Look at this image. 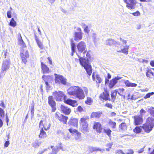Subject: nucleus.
<instances>
[{
	"instance_id": "37",
	"label": "nucleus",
	"mask_w": 154,
	"mask_h": 154,
	"mask_svg": "<svg viewBox=\"0 0 154 154\" xmlns=\"http://www.w3.org/2000/svg\"><path fill=\"white\" fill-rule=\"evenodd\" d=\"M142 128V127L141 126H137L134 130V131L136 133H140L141 131Z\"/></svg>"
},
{
	"instance_id": "5",
	"label": "nucleus",
	"mask_w": 154,
	"mask_h": 154,
	"mask_svg": "<svg viewBox=\"0 0 154 154\" xmlns=\"http://www.w3.org/2000/svg\"><path fill=\"white\" fill-rule=\"evenodd\" d=\"M53 95L56 100L58 101H61L63 99L65 100L66 97L64 93L60 91H55Z\"/></svg>"
},
{
	"instance_id": "13",
	"label": "nucleus",
	"mask_w": 154,
	"mask_h": 154,
	"mask_svg": "<svg viewBox=\"0 0 154 154\" xmlns=\"http://www.w3.org/2000/svg\"><path fill=\"white\" fill-rule=\"evenodd\" d=\"M99 98L100 100L103 99L106 100L110 99L109 94L106 91H105L101 93L99 97Z\"/></svg>"
},
{
	"instance_id": "40",
	"label": "nucleus",
	"mask_w": 154,
	"mask_h": 154,
	"mask_svg": "<svg viewBox=\"0 0 154 154\" xmlns=\"http://www.w3.org/2000/svg\"><path fill=\"white\" fill-rule=\"evenodd\" d=\"M101 149L97 147H91L90 148V151L91 152L96 151H101Z\"/></svg>"
},
{
	"instance_id": "54",
	"label": "nucleus",
	"mask_w": 154,
	"mask_h": 154,
	"mask_svg": "<svg viewBox=\"0 0 154 154\" xmlns=\"http://www.w3.org/2000/svg\"><path fill=\"white\" fill-rule=\"evenodd\" d=\"M145 146H144L143 148H141L137 151V152L140 153H142L144 151V149Z\"/></svg>"
},
{
	"instance_id": "3",
	"label": "nucleus",
	"mask_w": 154,
	"mask_h": 154,
	"mask_svg": "<svg viewBox=\"0 0 154 154\" xmlns=\"http://www.w3.org/2000/svg\"><path fill=\"white\" fill-rule=\"evenodd\" d=\"M154 126V119L153 118L149 117L146 120V122L143 125L142 128L147 133H149Z\"/></svg>"
},
{
	"instance_id": "19",
	"label": "nucleus",
	"mask_w": 154,
	"mask_h": 154,
	"mask_svg": "<svg viewBox=\"0 0 154 154\" xmlns=\"http://www.w3.org/2000/svg\"><path fill=\"white\" fill-rule=\"evenodd\" d=\"M61 110L66 115H68L71 112V109L65 106L62 105L60 107Z\"/></svg>"
},
{
	"instance_id": "64",
	"label": "nucleus",
	"mask_w": 154,
	"mask_h": 154,
	"mask_svg": "<svg viewBox=\"0 0 154 154\" xmlns=\"http://www.w3.org/2000/svg\"><path fill=\"white\" fill-rule=\"evenodd\" d=\"M122 77H120L119 76H117V77H116L114 79L117 82V81L119 79H121L122 78Z\"/></svg>"
},
{
	"instance_id": "53",
	"label": "nucleus",
	"mask_w": 154,
	"mask_h": 154,
	"mask_svg": "<svg viewBox=\"0 0 154 154\" xmlns=\"http://www.w3.org/2000/svg\"><path fill=\"white\" fill-rule=\"evenodd\" d=\"M132 14H133V16H140V13L138 11H137L135 12L132 13Z\"/></svg>"
},
{
	"instance_id": "38",
	"label": "nucleus",
	"mask_w": 154,
	"mask_h": 154,
	"mask_svg": "<svg viewBox=\"0 0 154 154\" xmlns=\"http://www.w3.org/2000/svg\"><path fill=\"white\" fill-rule=\"evenodd\" d=\"M9 25L13 27H14L16 26V22L14 20V19L13 18L11 19L9 23Z\"/></svg>"
},
{
	"instance_id": "12",
	"label": "nucleus",
	"mask_w": 154,
	"mask_h": 154,
	"mask_svg": "<svg viewBox=\"0 0 154 154\" xmlns=\"http://www.w3.org/2000/svg\"><path fill=\"white\" fill-rule=\"evenodd\" d=\"M93 128L95 130L97 133H100L101 132L102 127L100 123L98 122H94Z\"/></svg>"
},
{
	"instance_id": "33",
	"label": "nucleus",
	"mask_w": 154,
	"mask_h": 154,
	"mask_svg": "<svg viewBox=\"0 0 154 154\" xmlns=\"http://www.w3.org/2000/svg\"><path fill=\"white\" fill-rule=\"evenodd\" d=\"M117 94V91H116V90H114L111 92V96L113 101H114L115 100Z\"/></svg>"
},
{
	"instance_id": "44",
	"label": "nucleus",
	"mask_w": 154,
	"mask_h": 154,
	"mask_svg": "<svg viewBox=\"0 0 154 154\" xmlns=\"http://www.w3.org/2000/svg\"><path fill=\"white\" fill-rule=\"evenodd\" d=\"M96 82L97 83H100L102 81V79L100 77V76L98 75H96Z\"/></svg>"
},
{
	"instance_id": "14",
	"label": "nucleus",
	"mask_w": 154,
	"mask_h": 154,
	"mask_svg": "<svg viewBox=\"0 0 154 154\" xmlns=\"http://www.w3.org/2000/svg\"><path fill=\"white\" fill-rule=\"evenodd\" d=\"M78 121L77 119L72 117L69 119L68 124L69 125L76 127L78 125Z\"/></svg>"
},
{
	"instance_id": "18",
	"label": "nucleus",
	"mask_w": 154,
	"mask_h": 154,
	"mask_svg": "<svg viewBox=\"0 0 154 154\" xmlns=\"http://www.w3.org/2000/svg\"><path fill=\"white\" fill-rule=\"evenodd\" d=\"M129 46L125 45L124 46H122L121 47V49L118 51V52H122L127 55L128 54V50L129 49Z\"/></svg>"
},
{
	"instance_id": "55",
	"label": "nucleus",
	"mask_w": 154,
	"mask_h": 154,
	"mask_svg": "<svg viewBox=\"0 0 154 154\" xmlns=\"http://www.w3.org/2000/svg\"><path fill=\"white\" fill-rule=\"evenodd\" d=\"M105 106L110 109H112V105L111 103H108L105 104Z\"/></svg>"
},
{
	"instance_id": "16",
	"label": "nucleus",
	"mask_w": 154,
	"mask_h": 154,
	"mask_svg": "<svg viewBox=\"0 0 154 154\" xmlns=\"http://www.w3.org/2000/svg\"><path fill=\"white\" fill-rule=\"evenodd\" d=\"M134 118L135 125H138L142 123V117H141L140 116H134Z\"/></svg>"
},
{
	"instance_id": "4",
	"label": "nucleus",
	"mask_w": 154,
	"mask_h": 154,
	"mask_svg": "<svg viewBox=\"0 0 154 154\" xmlns=\"http://www.w3.org/2000/svg\"><path fill=\"white\" fill-rule=\"evenodd\" d=\"M55 81L56 83L60 84L61 83L63 85H66L67 82L66 79L61 75L55 74Z\"/></svg>"
},
{
	"instance_id": "62",
	"label": "nucleus",
	"mask_w": 154,
	"mask_h": 154,
	"mask_svg": "<svg viewBox=\"0 0 154 154\" xmlns=\"http://www.w3.org/2000/svg\"><path fill=\"white\" fill-rule=\"evenodd\" d=\"M120 40L122 42L123 44L126 45L127 43V42L126 40L123 39L121 38H120Z\"/></svg>"
},
{
	"instance_id": "23",
	"label": "nucleus",
	"mask_w": 154,
	"mask_h": 154,
	"mask_svg": "<svg viewBox=\"0 0 154 154\" xmlns=\"http://www.w3.org/2000/svg\"><path fill=\"white\" fill-rule=\"evenodd\" d=\"M41 65L42 69L44 73H48L50 72L49 68L46 65L42 62H41Z\"/></svg>"
},
{
	"instance_id": "61",
	"label": "nucleus",
	"mask_w": 154,
	"mask_h": 154,
	"mask_svg": "<svg viewBox=\"0 0 154 154\" xmlns=\"http://www.w3.org/2000/svg\"><path fill=\"white\" fill-rule=\"evenodd\" d=\"M4 53V58H6V56H7L8 54L7 52V51H4L2 53V54Z\"/></svg>"
},
{
	"instance_id": "9",
	"label": "nucleus",
	"mask_w": 154,
	"mask_h": 154,
	"mask_svg": "<svg viewBox=\"0 0 154 154\" xmlns=\"http://www.w3.org/2000/svg\"><path fill=\"white\" fill-rule=\"evenodd\" d=\"M82 32L81 29L79 27H77L76 32L74 34V40L75 41L81 40L82 38Z\"/></svg>"
},
{
	"instance_id": "34",
	"label": "nucleus",
	"mask_w": 154,
	"mask_h": 154,
	"mask_svg": "<svg viewBox=\"0 0 154 154\" xmlns=\"http://www.w3.org/2000/svg\"><path fill=\"white\" fill-rule=\"evenodd\" d=\"M119 128L123 131H125L127 129V126L126 124L124 123H122L119 125Z\"/></svg>"
},
{
	"instance_id": "29",
	"label": "nucleus",
	"mask_w": 154,
	"mask_h": 154,
	"mask_svg": "<svg viewBox=\"0 0 154 154\" xmlns=\"http://www.w3.org/2000/svg\"><path fill=\"white\" fill-rule=\"evenodd\" d=\"M48 103L51 106H55V102L53 100L52 96H49L48 98Z\"/></svg>"
},
{
	"instance_id": "8",
	"label": "nucleus",
	"mask_w": 154,
	"mask_h": 154,
	"mask_svg": "<svg viewBox=\"0 0 154 154\" xmlns=\"http://www.w3.org/2000/svg\"><path fill=\"white\" fill-rule=\"evenodd\" d=\"M123 1L127 4L126 7L129 9H134L135 8L136 3L135 0H123Z\"/></svg>"
},
{
	"instance_id": "52",
	"label": "nucleus",
	"mask_w": 154,
	"mask_h": 154,
	"mask_svg": "<svg viewBox=\"0 0 154 154\" xmlns=\"http://www.w3.org/2000/svg\"><path fill=\"white\" fill-rule=\"evenodd\" d=\"M58 146V150L59 149H61L63 151H65V149L63 148V146L60 143L57 146Z\"/></svg>"
},
{
	"instance_id": "21",
	"label": "nucleus",
	"mask_w": 154,
	"mask_h": 154,
	"mask_svg": "<svg viewBox=\"0 0 154 154\" xmlns=\"http://www.w3.org/2000/svg\"><path fill=\"white\" fill-rule=\"evenodd\" d=\"M5 116V111L2 108H0V128L3 125V122L2 120V118H3Z\"/></svg>"
},
{
	"instance_id": "46",
	"label": "nucleus",
	"mask_w": 154,
	"mask_h": 154,
	"mask_svg": "<svg viewBox=\"0 0 154 154\" xmlns=\"http://www.w3.org/2000/svg\"><path fill=\"white\" fill-rule=\"evenodd\" d=\"M31 116L32 117L33 116L34 112V104L32 105L31 106Z\"/></svg>"
},
{
	"instance_id": "15",
	"label": "nucleus",
	"mask_w": 154,
	"mask_h": 154,
	"mask_svg": "<svg viewBox=\"0 0 154 154\" xmlns=\"http://www.w3.org/2000/svg\"><path fill=\"white\" fill-rule=\"evenodd\" d=\"M43 121L42 120L39 123V127L41 128V127L43 128L45 130H48L50 127V125L48 122H45L43 124Z\"/></svg>"
},
{
	"instance_id": "31",
	"label": "nucleus",
	"mask_w": 154,
	"mask_h": 154,
	"mask_svg": "<svg viewBox=\"0 0 154 154\" xmlns=\"http://www.w3.org/2000/svg\"><path fill=\"white\" fill-rule=\"evenodd\" d=\"M117 82L114 79H112L110 82L109 87L110 88H112L113 86L117 83Z\"/></svg>"
},
{
	"instance_id": "56",
	"label": "nucleus",
	"mask_w": 154,
	"mask_h": 154,
	"mask_svg": "<svg viewBox=\"0 0 154 154\" xmlns=\"http://www.w3.org/2000/svg\"><path fill=\"white\" fill-rule=\"evenodd\" d=\"M11 11H7V17L8 18H11Z\"/></svg>"
},
{
	"instance_id": "58",
	"label": "nucleus",
	"mask_w": 154,
	"mask_h": 154,
	"mask_svg": "<svg viewBox=\"0 0 154 154\" xmlns=\"http://www.w3.org/2000/svg\"><path fill=\"white\" fill-rule=\"evenodd\" d=\"M113 145L112 143H109L106 144V146L109 147V148H111Z\"/></svg>"
},
{
	"instance_id": "41",
	"label": "nucleus",
	"mask_w": 154,
	"mask_h": 154,
	"mask_svg": "<svg viewBox=\"0 0 154 154\" xmlns=\"http://www.w3.org/2000/svg\"><path fill=\"white\" fill-rule=\"evenodd\" d=\"M109 124L113 128H116V123L115 122H113L111 120H110L109 121Z\"/></svg>"
},
{
	"instance_id": "7",
	"label": "nucleus",
	"mask_w": 154,
	"mask_h": 154,
	"mask_svg": "<svg viewBox=\"0 0 154 154\" xmlns=\"http://www.w3.org/2000/svg\"><path fill=\"white\" fill-rule=\"evenodd\" d=\"M55 117L56 118H57L60 121L62 122L63 123H66L68 119V117L64 116L59 112H57L55 114Z\"/></svg>"
},
{
	"instance_id": "22",
	"label": "nucleus",
	"mask_w": 154,
	"mask_h": 154,
	"mask_svg": "<svg viewBox=\"0 0 154 154\" xmlns=\"http://www.w3.org/2000/svg\"><path fill=\"white\" fill-rule=\"evenodd\" d=\"M89 117L88 116H84L80 119V124H88V122L89 119Z\"/></svg>"
},
{
	"instance_id": "32",
	"label": "nucleus",
	"mask_w": 154,
	"mask_h": 154,
	"mask_svg": "<svg viewBox=\"0 0 154 154\" xmlns=\"http://www.w3.org/2000/svg\"><path fill=\"white\" fill-rule=\"evenodd\" d=\"M51 148L52 149V151L51 154H56L58 152V146H51Z\"/></svg>"
},
{
	"instance_id": "26",
	"label": "nucleus",
	"mask_w": 154,
	"mask_h": 154,
	"mask_svg": "<svg viewBox=\"0 0 154 154\" xmlns=\"http://www.w3.org/2000/svg\"><path fill=\"white\" fill-rule=\"evenodd\" d=\"M47 134L46 132L43 130V127H41L40 133L39 135V137L41 138H44L46 137Z\"/></svg>"
},
{
	"instance_id": "25",
	"label": "nucleus",
	"mask_w": 154,
	"mask_h": 154,
	"mask_svg": "<svg viewBox=\"0 0 154 154\" xmlns=\"http://www.w3.org/2000/svg\"><path fill=\"white\" fill-rule=\"evenodd\" d=\"M124 83L128 87H136L137 85V84L131 83L128 80L125 81Z\"/></svg>"
},
{
	"instance_id": "42",
	"label": "nucleus",
	"mask_w": 154,
	"mask_h": 154,
	"mask_svg": "<svg viewBox=\"0 0 154 154\" xmlns=\"http://www.w3.org/2000/svg\"><path fill=\"white\" fill-rule=\"evenodd\" d=\"M73 41L72 40H71V50L72 52L73 53L75 51V43H73Z\"/></svg>"
},
{
	"instance_id": "50",
	"label": "nucleus",
	"mask_w": 154,
	"mask_h": 154,
	"mask_svg": "<svg viewBox=\"0 0 154 154\" xmlns=\"http://www.w3.org/2000/svg\"><path fill=\"white\" fill-rule=\"evenodd\" d=\"M140 116L142 117H143V116H144L146 112V111L143 109H142L140 112Z\"/></svg>"
},
{
	"instance_id": "27",
	"label": "nucleus",
	"mask_w": 154,
	"mask_h": 154,
	"mask_svg": "<svg viewBox=\"0 0 154 154\" xmlns=\"http://www.w3.org/2000/svg\"><path fill=\"white\" fill-rule=\"evenodd\" d=\"M101 113L100 112H93L91 115V118H98L101 116Z\"/></svg>"
},
{
	"instance_id": "59",
	"label": "nucleus",
	"mask_w": 154,
	"mask_h": 154,
	"mask_svg": "<svg viewBox=\"0 0 154 154\" xmlns=\"http://www.w3.org/2000/svg\"><path fill=\"white\" fill-rule=\"evenodd\" d=\"M124 90H125V89L124 88H119L118 90H116V91H117V92H120V91L121 93H122L124 91Z\"/></svg>"
},
{
	"instance_id": "43",
	"label": "nucleus",
	"mask_w": 154,
	"mask_h": 154,
	"mask_svg": "<svg viewBox=\"0 0 154 154\" xmlns=\"http://www.w3.org/2000/svg\"><path fill=\"white\" fill-rule=\"evenodd\" d=\"M154 94V92H152L151 93H149L147 94L143 97L144 99H146L147 98H149L152 95Z\"/></svg>"
},
{
	"instance_id": "10",
	"label": "nucleus",
	"mask_w": 154,
	"mask_h": 154,
	"mask_svg": "<svg viewBox=\"0 0 154 154\" xmlns=\"http://www.w3.org/2000/svg\"><path fill=\"white\" fill-rule=\"evenodd\" d=\"M42 78L45 82L47 88L48 89L50 88V86L48 83L50 82L53 80L52 78L50 75H44Z\"/></svg>"
},
{
	"instance_id": "2",
	"label": "nucleus",
	"mask_w": 154,
	"mask_h": 154,
	"mask_svg": "<svg viewBox=\"0 0 154 154\" xmlns=\"http://www.w3.org/2000/svg\"><path fill=\"white\" fill-rule=\"evenodd\" d=\"M69 94L74 96L79 99H83L85 97L83 90L78 86H72L67 90Z\"/></svg>"
},
{
	"instance_id": "39",
	"label": "nucleus",
	"mask_w": 154,
	"mask_h": 154,
	"mask_svg": "<svg viewBox=\"0 0 154 154\" xmlns=\"http://www.w3.org/2000/svg\"><path fill=\"white\" fill-rule=\"evenodd\" d=\"M20 56L21 57L23 62L25 64H26V62H27V58L28 57H26L24 56V54L23 53H20Z\"/></svg>"
},
{
	"instance_id": "35",
	"label": "nucleus",
	"mask_w": 154,
	"mask_h": 154,
	"mask_svg": "<svg viewBox=\"0 0 154 154\" xmlns=\"http://www.w3.org/2000/svg\"><path fill=\"white\" fill-rule=\"evenodd\" d=\"M19 44L23 48L26 47V45L23 40L21 36H20V38L19 39Z\"/></svg>"
},
{
	"instance_id": "17",
	"label": "nucleus",
	"mask_w": 154,
	"mask_h": 154,
	"mask_svg": "<svg viewBox=\"0 0 154 154\" xmlns=\"http://www.w3.org/2000/svg\"><path fill=\"white\" fill-rule=\"evenodd\" d=\"M65 102L67 104L70 105L73 107L76 106L78 105L77 101L71 99H68L66 100H65Z\"/></svg>"
},
{
	"instance_id": "48",
	"label": "nucleus",
	"mask_w": 154,
	"mask_h": 154,
	"mask_svg": "<svg viewBox=\"0 0 154 154\" xmlns=\"http://www.w3.org/2000/svg\"><path fill=\"white\" fill-rule=\"evenodd\" d=\"M85 103L88 104L90 105L92 103V99L90 97L87 98V99L86 101H85Z\"/></svg>"
},
{
	"instance_id": "36",
	"label": "nucleus",
	"mask_w": 154,
	"mask_h": 154,
	"mask_svg": "<svg viewBox=\"0 0 154 154\" xmlns=\"http://www.w3.org/2000/svg\"><path fill=\"white\" fill-rule=\"evenodd\" d=\"M147 111L152 115H154V108L152 107H148L146 108Z\"/></svg>"
},
{
	"instance_id": "49",
	"label": "nucleus",
	"mask_w": 154,
	"mask_h": 154,
	"mask_svg": "<svg viewBox=\"0 0 154 154\" xmlns=\"http://www.w3.org/2000/svg\"><path fill=\"white\" fill-rule=\"evenodd\" d=\"M90 26H87L84 29V31L87 34H88L90 32Z\"/></svg>"
},
{
	"instance_id": "6",
	"label": "nucleus",
	"mask_w": 154,
	"mask_h": 154,
	"mask_svg": "<svg viewBox=\"0 0 154 154\" xmlns=\"http://www.w3.org/2000/svg\"><path fill=\"white\" fill-rule=\"evenodd\" d=\"M68 130L72 134L75 135V138L76 140L79 141L82 140L81 133L78 132L76 130L73 128H70Z\"/></svg>"
},
{
	"instance_id": "30",
	"label": "nucleus",
	"mask_w": 154,
	"mask_h": 154,
	"mask_svg": "<svg viewBox=\"0 0 154 154\" xmlns=\"http://www.w3.org/2000/svg\"><path fill=\"white\" fill-rule=\"evenodd\" d=\"M116 43V42L112 39H108L106 40V44L109 45L113 44H115Z\"/></svg>"
},
{
	"instance_id": "51",
	"label": "nucleus",
	"mask_w": 154,
	"mask_h": 154,
	"mask_svg": "<svg viewBox=\"0 0 154 154\" xmlns=\"http://www.w3.org/2000/svg\"><path fill=\"white\" fill-rule=\"evenodd\" d=\"M23 53L24 56L26 57H29V55L27 50H24L23 51V53Z\"/></svg>"
},
{
	"instance_id": "57",
	"label": "nucleus",
	"mask_w": 154,
	"mask_h": 154,
	"mask_svg": "<svg viewBox=\"0 0 154 154\" xmlns=\"http://www.w3.org/2000/svg\"><path fill=\"white\" fill-rule=\"evenodd\" d=\"M128 151V152H126L125 154H133L134 153V151L132 149H129Z\"/></svg>"
},
{
	"instance_id": "11",
	"label": "nucleus",
	"mask_w": 154,
	"mask_h": 154,
	"mask_svg": "<svg viewBox=\"0 0 154 154\" xmlns=\"http://www.w3.org/2000/svg\"><path fill=\"white\" fill-rule=\"evenodd\" d=\"M10 64L9 59H6L3 61L2 68V70L3 72L9 69Z\"/></svg>"
},
{
	"instance_id": "24",
	"label": "nucleus",
	"mask_w": 154,
	"mask_h": 154,
	"mask_svg": "<svg viewBox=\"0 0 154 154\" xmlns=\"http://www.w3.org/2000/svg\"><path fill=\"white\" fill-rule=\"evenodd\" d=\"M35 38L39 48L41 49H43L44 46L41 41L39 40L37 36L35 35Z\"/></svg>"
},
{
	"instance_id": "28",
	"label": "nucleus",
	"mask_w": 154,
	"mask_h": 154,
	"mask_svg": "<svg viewBox=\"0 0 154 154\" xmlns=\"http://www.w3.org/2000/svg\"><path fill=\"white\" fill-rule=\"evenodd\" d=\"M92 37L93 42L94 43L95 46H96L99 42V39L98 38H97L96 34L94 33L93 34Z\"/></svg>"
},
{
	"instance_id": "20",
	"label": "nucleus",
	"mask_w": 154,
	"mask_h": 154,
	"mask_svg": "<svg viewBox=\"0 0 154 154\" xmlns=\"http://www.w3.org/2000/svg\"><path fill=\"white\" fill-rule=\"evenodd\" d=\"M88 124H81L80 129L83 133L85 134L88 132Z\"/></svg>"
},
{
	"instance_id": "45",
	"label": "nucleus",
	"mask_w": 154,
	"mask_h": 154,
	"mask_svg": "<svg viewBox=\"0 0 154 154\" xmlns=\"http://www.w3.org/2000/svg\"><path fill=\"white\" fill-rule=\"evenodd\" d=\"M104 131L106 134L109 137L111 136V133L112 132L109 129H104Z\"/></svg>"
},
{
	"instance_id": "47",
	"label": "nucleus",
	"mask_w": 154,
	"mask_h": 154,
	"mask_svg": "<svg viewBox=\"0 0 154 154\" xmlns=\"http://www.w3.org/2000/svg\"><path fill=\"white\" fill-rule=\"evenodd\" d=\"M41 144L40 142H39L38 141L36 140L32 144L33 146L35 147L39 146Z\"/></svg>"
},
{
	"instance_id": "63",
	"label": "nucleus",
	"mask_w": 154,
	"mask_h": 154,
	"mask_svg": "<svg viewBox=\"0 0 154 154\" xmlns=\"http://www.w3.org/2000/svg\"><path fill=\"white\" fill-rule=\"evenodd\" d=\"M9 144V141H7L5 142V144H4V146L5 147H7L8 146Z\"/></svg>"
},
{
	"instance_id": "1",
	"label": "nucleus",
	"mask_w": 154,
	"mask_h": 154,
	"mask_svg": "<svg viewBox=\"0 0 154 154\" xmlns=\"http://www.w3.org/2000/svg\"><path fill=\"white\" fill-rule=\"evenodd\" d=\"M78 53V56L80 57V63L85 69L87 73L90 75L92 72L91 66L89 62L88 59L90 57V54L87 51L86 43L83 41L79 43L77 46Z\"/></svg>"
},
{
	"instance_id": "60",
	"label": "nucleus",
	"mask_w": 154,
	"mask_h": 154,
	"mask_svg": "<svg viewBox=\"0 0 154 154\" xmlns=\"http://www.w3.org/2000/svg\"><path fill=\"white\" fill-rule=\"evenodd\" d=\"M116 153H119V154L122 153V154H125V153L123 152L121 150H116Z\"/></svg>"
}]
</instances>
